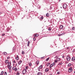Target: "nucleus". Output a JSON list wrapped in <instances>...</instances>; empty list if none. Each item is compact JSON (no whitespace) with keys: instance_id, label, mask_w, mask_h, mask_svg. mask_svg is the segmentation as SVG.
Returning <instances> with one entry per match:
<instances>
[{"instance_id":"1","label":"nucleus","mask_w":75,"mask_h":75,"mask_svg":"<svg viewBox=\"0 0 75 75\" xmlns=\"http://www.w3.org/2000/svg\"><path fill=\"white\" fill-rule=\"evenodd\" d=\"M66 59L67 61H69L71 59V57H69V56H67V57Z\"/></svg>"},{"instance_id":"2","label":"nucleus","mask_w":75,"mask_h":75,"mask_svg":"<svg viewBox=\"0 0 75 75\" xmlns=\"http://www.w3.org/2000/svg\"><path fill=\"white\" fill-rule=\"evenodd\" d=\"M12 69L13 71H15L16 72L17 71V70H18V69H17V68L16 67H14L12 68Z\"/></svg>"},{"instance_id":"3","label":"nucleus","mask_w":75,"mask_h":75,"mask_svg":"<svg viewBox=\"0 0 75 75\" xmlns=\"http://www.w3.org/2000/svg\"><path fill=\"white\" fill-rule=\"evenodd\" d=\"M27 72V70H26V69H24L22 72L23 74V75H24V74H25V73Z\"/></svg>"},{"instance_id":"4","label":"nucleus","mask_w":75,"mask_h":75,"mask_svg":"<svg viewBox=\"0 0 75 75\" xmlns=\"http://www.w3.org/2000/svg\"><path fill=\"white\" fill-rule=\"evenodd\" d=\"M63 7L64 8H66L67 7V5L66 4H64L63 6Z\"/></svg>"},{"instance_id":"5","label":"nucleus","mask_w":75,"mask_h":75,"mask_svg":"<svg viewBox=\"0 0 75 75\" xmlns=\"http://www.w3.org/2000/svg\"><path fill=\"white\" fill-rule=\"evenodd\" d=\"M72 71V69L71 68H69V69L68 72H71Z\"/></svg>"},{"instance_id":"6","label":"nucleus","mask_w":75,"mask_h":75,"mask_svg":"<svg viewBox=\"0 0 75 75\" xmlns=\"http://www.w3.org/2000/svg\"><path fill=\"white\" fill-rule=\"evenodd\" d=\"M71 61H73V62H74V61H75V57H72L71 59Z\"/></svg>"},{"instance_id":"7","label":"nucleus","mask_w":75,"mask_h":75,"mask_svg":"<svg viewBox=\"0 0 75 75\" xmlns=\"http://www.w3.org/2000/svg\"><path fill=\"white\" fill-rule=\"evenodd\" d=\"M16 57L15 58V59L16 60L18 61V59H19V58H18V55H17Z\"/></svg>"},{"instance_id":"8","label":"nucleus","mask_w":75,"mask_h":75,"mask_svg":"<svg viewBox=\"0 0 75 75\" xmlns=\"http://www.w3.org/2000/svg\"><path fill=\"white\" fill-rule=\"evenodd\" d=\"M48 71H49V69L48 68H46L45 70V72H48Z\"/></svg>"},{"instance_id":"9","label":"nucleus","mask_w":75,"mask_h":75,"mask_svg":"<svg viewBox=\"0 0 75 75\" xmlns=\"http://www.w3.org/2000/svg\"><path fill=\"white\" fill-rule=\"evenodd\" d=\"M63 27H64V26H63V25H61L59 27V28H60V29H62V28H63Z\"/></svg>"},{"instance_id":"10","label":"nucleus","mask_w":75,"mask_h":75,"mask_svg":"<svg viewBox=\"0 0 75 75\" xmlns=\"http://www.w3.org/2000/svg\"><path fill=\"white\" fill-rule=\"evenodd\" d=\"M56 60L57 61H60V58H57L56 59Z\"/></svg>"},{"instance_id":"11","label":"nucleus","mask_w":75,"mask_h":75,"mask_svg":"<svg viewBox=\"0 0 75 75\" xmlns=\"http://www.w3.org/2000/svg\"><path fill=\"white\" fill-rule=\"evenodd\" d=\"M38 75H42V73H40V72H39L38 73Z\"/></svg>"},{"instance_id":"12","label":"nucleus","mask_w":75,"mask_h":75,"mask_svg":"<svg viewBox=\"0 0 75 75\" xmlns=\"http://www.w3.org/2000/svg\"><path fill=\"white\" fill-rule=\"evenodd\" d=\"M28 64L30 67H31V66L32 65V64H31V62L28 63Z\"/></svg>"},{"instance_id":"13","label":"nucleus","mask_w":75,"mask_h":75,"mask_svg":"<svg viewBox=\"0 0 75 75\" xmlns=\"http://www.w3.org/2000/svg\"><path fill=\"white\" fill-rule=\"evenodd\" d=\"M30 41H28V44H27V46L28 47H29V45H30Z\"/></svg>"},{"instance_id":"14","label":"nucleus","mask_w":75,"mask_h":75,"mask_svg":"<svg viewBox=\"0 0 75 75\" xmlns=\"http://www.w3.org/2000/svg\"><path fill=\"white\" fill-rule=\"evenodd\" d=\"M5 62L6 64H8V60H6L5 61Z\"/></svg>"},{"instance_id":"15","label":"nucleus","mask_w":75,"mask_h":75,"mask_svg":"<svg viewBox=\"0 0 75 75\" xmlns=\"http://www.w3.org/2000/svg\"><path fill=\"white\" fill-rule=\"evenodd\" d=\"M3 74H4V71H2L1 72V74H0V75H3Z\"/></svg>"},{"instance_id":"16","label":"nucleus","mask_w":75,"mask_h":75,"mask_svg":"<svg viewBox=\"0 0 75 75\" xmlns=\"http://www.w3.org/2000/svg\"><path fill=\"white\" fill-rule=\"evenodd\" d=\"M22 62V61L21 60L18 63V64L20 65L21 64V63Z\"/></svg>"},{"instance_id":"17","label":"nucleus","mask_w":75,"mask_h":75,"mask_svg":"<svg viewBox=\"0 0 75 75\" xmlns=\"http://www.w3.org/2000/svg\"><path fill=\"white\" fill-rule=\"evenodd\" d=\"M8 68L9 69H11V66L10 65H9Z\"/></svg>"},{"instance_id":"18","label":"nucleus","mask_w":75,"mask_h":75,"mask_svg":"<svg viewBox=\"0 0 75 75\" xmlns=\"http://www.w3.org/2000/svg\"><path fill=\"white\" fill-rule=\"evenodd\" d=\"M52 66H53L52 65V64H51L50 65V68H52Z\"/></svg>"},{"instance_id":"19","label":"nucleus","mask_w":75,"mask_h":75,"mask_svg":"<svg viewBox=\"0 0 75 75\" xmlns=\"http://www.w3.org/2000/svg\"><path fill=\"white\" fill-rule=\"evenodd\" d=\"M50 65V63H48L47 64V66H49Z\"/></svg>"},{"instance_id":"20","label":"nucleus","mask_w":75,"mask_h":75,"mask_svg":"<svg viewBox=\"0 0 75 75\" xmlns=\"http://www.w3.org/2000/svg\"><path fill=\"white\" fill-rule=\"evenodd\" d=\"M10 65H11V62H8V66Z\"/></svg>"},{"instance_id":"21","label":"nucleus","mask_w":75,"mask_h":75,"mask_svg":"<svg viewBox=\"0 0 75 75\" xmlns=\"http://www.w3.org/2000/svg\"><path fill=\"white\" fill-rule=\"evenodd\" d=\"M3 54H4V55H7V52H3Z\"/></svg>"},{"instance_id":"22","label":"nucleus","mask_w":75,"mask_h":75,"mask_svg":"<svg viewBox=\"0 0 75 75\" xmlns=\"http://www.w3.org/2000/svg\"><path fill=\"white\" fill-rule=\"evenodd\" d=\"M49 59H50V58H49V57L47 59H46V61H48V60H49Z\"/></svg>"},{"instance_id":"23","label":"nucleus","mask_w":75,"mask_h":75,"mask_svg":"<svg viewBox=\"0 0 75 75\" xmlns=\"http://www.w3.org/2000/svg\"><path fill=\"white\" fill-rule=\"evenodd\" d=\"M9 30H10V29L8 28L6 29L7 31H9Z\"/></svg>"},{"instance_id":"24","label":"nucleus","mask_w":75,"mask_h":75,"mask_svg":"<svg viewBox=\"0 0 75 75\" xmlns=\"http://www.w3.org/2000/svg\"><path fill=\"white\" fill-rule=\"evenodd\" d=\"M46 16H47V17H48L49 16V14L47 13L46 15Z\"/></svg>"},{"instance_id":"25","label":"nucleus","mask_w":75,"mask_h":75,"mask_svg":"<svg viewBox=\"0 0 75 75\" xmlns=\"http://www.w3.org/2000/svg\"><path fill=\"white\" fill-rule=\"evenodd\" d=\"M71 65V64L70 63H69V64L68 65V67H70Z\"/></svg>"},{"instance_id":"26","label":"nucleus","mask_w":75,"mask_h":75,"mask_svg":"<svg viewBox=\"0 0 75 75\" xmlns=\"http://www.w3.org/2000/svg\"><path fill=\"white\" fill-rule=\"evenodd\" d=\"M37 65H38V64H39V61H37Z\"/></svg>"},{"instance_id":"27","label":"nucleus","mask_w":75,"mask_h":75,"mask_svg":"<svg viewBox=\"0 0 75 75\" xmlns=\"http://www.w3.org/2000/svg\"><path fill=\"white\" fill-rule=\"evenodd\" d=\"M42 65H40V67H39V68H41H41H42Z\"/></svg>"},{"instance_id":"28","label":"nucleus","mask_w":75,"mask_h":75,"mask_svg":"<svg viewBox=\"0 0 75 75\" xmlns=\"http://www.w3.org/2000/svg\"><path fill=\"white\" fill-rule=\"evenodd\" d=\"M55 62H54L52 63V65L53 66H54V65H55Z\"/></svg>"},{"instance_id":"29","label":"nucleus","mask_w":75,"mask_h":75,"mask_svg":"<svg viewBox=\"0 0 75 75\" xmlns=\"http://www.w3.org/2000/svg\"><path fill=\"white\" fill-rule=\"evenodd\" d=\"M40 18L42 20L43 18H44V17L43 16H41V17H40Z\"/></svg>"},{"instance_id":"30","label":"nucleus","mask_w":75,"mask_h":75,"mask_svg":"<svg viewBox=\"0 0 75 75\" xmlns=\"http://www.w3.org/2000/svg\"><path fill=\"white\" fill-rule=\"evenodd\" d=\"M7 72H4V75H7Z\"/></svg>"},{"instance_id":"31","label":"nucleus","mask_w":75,"mask_h":75,"mask_svg":"<svg viewBox=\"0 0 75 75\" xmlns=\"http://www.w3.org/2000/svg\"><path fill=\"white\" fill-rule=\"evenodd\" d=\"M60 34L61 35H64V34H65V33H63Z\"/></svg>"},{"instance_id":"32","label":"nucleus","mask_w":75,"mask_h":75,"mask_svg":"<svg viewBox=\"0 0 75 75\" xmlns=\"http://www.w3.org/2000/svg\"><path fill=\"white\" fill-rule=\"evenodd\" d=\"M62 62H61L59 64H58V65H62Z\"/></svg>"},{"instance_id":"33","label":"nucleus","mask_w":75,"mask_h":75,"mask_svg":"<svg viewBox=\"0 0 75 75\" xmlns=\"http://www.w3.org/2000/svg\"><path fill=\"white\" fill-rule=\"evenodd\" d=\"M9 73H11V69H9Z\"/></svg>"},{"instance_id":"34","label":"nucleus","mask_w":75,"mask_h":75,"mask_svg":"<svg viewBox=\"0 0 75 75\" xmlns=\"http://www.w3.org/2000/svg\"><path fill=\"white\" fill-rule=\"evenodd\" d=\"M25 68L26 69H28V66L26 67Z\"/></svg>"},{"instance_id":"35","label":"nucleus","mask_w":75,"mask_h":75,"mask_svg":"<svg viewBox=\"0 0 75 75\" xmlns=\"http://www.w3.org/2000/svg\"><path fill=\"white\" fill-rule=\"evenodd\" d=\"M57 74H58V75H59L60 74V72H59V71H58L57 73Z\"/></svg>"},{"instance_id":"36","label":"nucleus","mask_w":75,"mask_h":75,"mask_svg":"<svg viewBox=\"0 0 75 75\" xmlns=\"http://www.w3.org/2000/svg\"><path fill=\"white\" fill-rule=\"evenodd\" d=\"M72 30H75V27H73L72 28Z\"/></svg>"},{"instance_id":"37","label":"nucleus","mask_w":75,"mask_h":75,"mask_svg":"<svg viewBox=\"0 0 75 75\" xmlns=\"http://www.w3.org/2000/svg\"><path fill=\"white\" fill-rule=\"evenodd\" d=\"M16 75H20V73L19 72H18L17 73Z\"/></svg>"},{"instance_id":"38","label":"nucleus","mask_w":75,"mask_h":75,"mask_svg":"<svg viewBox=\"0 0 75 75\" xmlns=\"http://www.w3.org/2000/svg\"><path fill=\"white\" fill-rule=\"evenodd\" d=\"M48 30L49 31H51V28H48Z\"/></svg>"},{"instance_id":"39","label":"nucleus","mask_w":75,"mask_h":75,"mask_svg":"<svg viewBox=\"0 0 75 75\" xmlns=\"http://www.w3.org/2000/svg\"><path fill=\"white\" fill-rule=\"evenodd\" d=\"M22 54H24V52L23 51L22 52Z\"/></svg>"},{"instance_id":"40","label":"nucleus","mask_w":75,"mask_h":75,"mask_svg":"<svg viewBox=\"0 0 75 75\" xmlns=\"http://www.w3.org/2000/svg\"><path fill=\"white\" fill-rule=\"evenodd\" d=\"M33 40L34 41H35V38H33Z\"/></svg>"},{"instance_id":"41","label":"nucleus","mask_w":75,"mask_h":75,"mask_svg":"<svg viewBox=\"0 0 75 75\" xmlns=\"http://www.w3.org/2000/svg\"><path fill=\"white\" fill-rule=\"evenodd\" d=\"M58 61L57 60H55L54 61V62H56V63H57V62Z\"/></svg>"},{"instance_id":"42","label":"nucleus","mask_w":75,"mask_h":75,"mask_svg":"<svg viewBox=\"0 0 75 75\" xmlns=\"http://www.w3.org/2000/svg\"><path fill=\"white\" fill-rule=\"evenodd\" d=\"M36 36L37 37H38V34H36Z\"/></svg>"},{"instance_id":"43","label":"nucleus","mask_w":75,"mask_h":75,"mask_svg":"<svg viewBox=\"0 0 75 75\" xmlns=\"http://www.w3.org/2000/svg\"><path fill=\"white\" fill-rule=\"evenodd\" d=\"M33 36H34V37H36V35L35 34V35H33Z\"/></svg>"},{"instance_id":"44","label":"nucleus","mask_w":75,"mask_h":75,"mask_svg":"<svg viewBox=\"0 0 75 75\" xmlns=\"http://www.w3.org/2000/svg\"><path fill=\"white\" fill-rule=\"evenodd\" d=\"M13 62V63H16V61L15 60H14Z\"/></svg>"},{"instance_id":"45","label":"nucleus","mask_w":75,"mask_h":75,"mask_svg":"<svg viewBox=\"0 0 75 75\" xmlns=\"http://www.w3.org/2000/svg\"><path fill=\"white\" fill-rule=\"evenodd\" d=\"M44 57H41V59H44Z\"/></svg>"},{"instance_id":"46","label":"nucleus","mask_w":75,"mask_h":75,"mask_svg":"<svg viewBox=\"0 0 75 75\" xmlns=\"http://www.w3.org/2000/svg\"><path fill=\"white\" fill-rule=\"evenodd\" d=\"M38 70L39 71H40V68H39H39L38 69Z\"/></svg>"},{"instance_id":"47","label":"nucleus","mask_w":75,"mask_h":75,"mask_svg":"<svg viewBox=\"0 0 75 75\" xmlns=\"http://www.w3.org/2000/svg\"><path fill=\"white\" fill-rule=\"evenodd\" d=\"M2 36H4V35H5V34H3L2 35Z\"/></svg>"},{"instance_id":"48","label":"nucleus","mask_w":75,"mask_h":75,"mask_svg":"<svg viewBox=\"0 0 75 75\" xmlns=\"http://www.w3.org/2000/svg\"><path fill=\"white\" fill-rule=\"evenodd\" d=\"M62 57L63 58H64V55L62 56Z\"/></svg>"},{"instance_id":"49","label":"nucleus","mask_w":75,"mask_h":75,"mask_svg":"<svg viewBox=\"0 0 75 75\" xmlns=\"http://www.w3.org/2000/svg\"><path fill=\"white\" fill-rule=\"evenodd\" d=\"M58 36H61V35H60V34H58Z\"/></svg>"},{"instance_id":"50","label":"nucleus","mask_w":75,"mask_h":75,"mask_svg":"<svg viewBox=\"0 0 75 75\" xmlns=\"http://www.w3.org/2000/svg\"><path fill=\"white\" fill-rule=\"evenodd\" d=\"M67 50H68V49H69V47H67Z\"/></svg>"},{"instance_id":"51","label":"nucleus","mask_w":75,"mask_h":75,"mask_svg":"<svg viewBox=\"0 0 75 75\" xmlns=\"http://www.w3.org/2000/svg\"><path fill=\"white\" fill-rule=\"evenodd\" d=\"M52 7H50V9H52Z\"/></svg>"},{"instance_id":"52","label":"nucleus","mask_w":75,"mask_h":75,"mask_svg":"<svg viewBox=\"0 0 75 75\" xmlns=\"http://www.w3.org/2000/svg\"><path fill=\"white\" fill-rule=\"evenodd\" d=\"M7 58L8 59H9V58H10V57H8Z\"/></svg>"},{"instance_id":"53","label":"nucleus","mask_w":75,"mask_h":75,"mask_svg":"<svg viewBox=\"0 0 75 75\" xmlns=\"http://www.w3.org/2000/svg\"><path fill=\"white\" fill-rule=\"evenodd\" d=\"M71 37H73V35H71Z\"/></svg>"},{"instance_id":"54","label":"nucleus","mask_w":75,"mask_h":75,"mask_svg":"<svg viewBox=\"0 0 75 75\" xmlns=\"http://www.w3.org/2000/svg\"><path fill=\"white\" fill-rule=\"evenodd\" d=\"M52 74H50V75H52Z\"/></svg>"},{"instance_id":"55","label":"nucleus","mask_w":75,"mask_h":75,"mask_svg":"<svg viewBox=\"0 0 75 75\" xmlns=\"http://www.w3.org/2000/svg\"><path fill=\"white\" fill-rule=\"evenodd\" d=\"M60 8H62V7H61Z\"/></svg>"},{"instance_id":"56","label":"nucleus","mask_w":75,"mask_h":75,"mask_svg":"<svg viewBox=\"0 0 75 75\" xmlns=\"http://www.w3.org/2000/svg\"><path fill=\"white\" fill-rule=\"evenodd\" d=\"M57 71H58V70H57Z\"/></svg>"},{"instance_id":"57","label":"nucleus","mask_w":75,"mask_h":75,"mask_svg":"<svg viewBox=\"0 0 75 75\" xmlns=\"http://www.w3.org/2000/svg\"><path fill=\"white\" fill-rule=\"evenodd\" d=\"M16 65H17V64H16Z\"/></svg>"},{"instance_id":"58","label":"nucleus","mask_w":75,"mask_h":75,"mask_svg":"<svg viewBox=\"0 0 75 75\" xmlns=\"http://www.w3.org/2000/svg\"><path fill=\"white\" fill-rule=\"evenodd\" d=\"M16 65H17V64H16Z\"/></svg>"},{"instance_id":"59","label":"nucleus","mask_w":75,"mask_h":75,"mask_svg":"<svg viewBox=\"0 0 75 75\" xmlns=\"http://www.w3.org/2000/svg\"><path fill=\"white\" fill-rule=\"evenodd\" d=\"M16 65H17V64H16Z\"/></svg>"},{"instance_id":"60","label":"nucleus","mask_w":75,"mask_h":75,"mask_svg":"<svg viewBox=\"0 0 75 75\" xmlns=\"http://www.w3.org/2000/svg\"><path fill=\"white\" fill-rule=\"evenodd\" d=\"M74 15H75V14H74Z\"/></svg>"}]
</instances>
